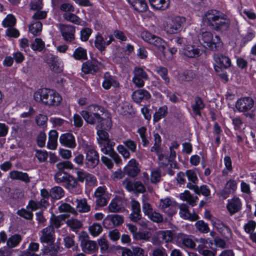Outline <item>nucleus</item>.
I'll return each mask as SVG.
<instances>
[{
	"instance_id": "33",
	"label": "nucleus",
	"mask_w": 256,
	"mask_h": 256,
	"mask_svg": "<svg viewBox=\"0 0 256 256\" xmlns=\"http://www.w3.org/2000/svg\"><path fill=\"white\" fill-rule=\"evenodd\" d=\"M65 218L66 216L64 214L56 216L52 214L50 220V225L48 226H51L54 229V228H58L63 224V221Z\"/></svg>"
},
{
	"instance_id": "64",
	"label": "nucleus",
	"mask_w": 256,
	"mask_h": 256,
	"mask_svg": "<svg viewBox=\"0 0 256 256\" xmlns=\"http://www.w3.org/2000/svg\"><path fill=\"white\" fill-rule=\"evenodd\" d=\"M66 223L68 226L74 230L80 228L82 226L80 221L76 219H70L67 221Z\"/></svg>"
},
{
	"instance_id": "53",
	"label": "nucleus",
	"mask_w": 256,
	"mask_h": 256,
	"mask_svg": "<svg viewBox=\"0 0 256 256\" xmlns=\"http://www.w3.org/2000/svg\"><path fill=\"white\" fill-rule=\"evenodd\" d=\"M196 228L200 232L206 234L210 231V228L207 223L204 221L198 220L195 224Z\"/></svg>"
},
{
	"instance_id": "48",
	"label": "nucleus",
	"mask_w": 256,
	"mask_h": 256,
	"mask_svg": "<svg viewBox=\"0 0 256 256\" xmlns=\"http://www.w3.org/2000/svg\"><path fill=\"white\" fill-rule=\"evenodd\" d=\"M154 70L161 76L166 83L169 82L170 80L168 76V70L166 68L155 66Z\"/></svg>"
},
{
	"instance_id": "58",
	"label": "nucleus",
	"mask_w": 256,
	"mask_h": 256,
	"mask_svg": "<svg viewBox=\"0 0 256 256\" xmlns=\"http://www.w3.org/2000/svg\"><path fill=\"white\" fill-rule=\"evenodd\" d=\"M35 152L34 156L40 162H44L47 160L48 155L46 150H36Z\"/></svg>"
},
{
	"instance_id": "39",
	"label": "nucleus",
	"mask_w": 256,
	"mask_h": 256,
	"mask_svg": "<svg viewBox=\"0 0 256 256\" xmlns=\"http://www.w3.org/2000/svg\"><path fill=\"white\" fill-rule=\"evenodd\" d=\"M195 240L198 244L197 250L198 252L208 248V246L210 247L212 245V241L209 240L208 239L201 238H196Z\"/></svg>"
},
{
	"instance_id": "29",
	"label": "nucleus",
	"mask_w": 256,
	"mask_h": 256,
	"mask_svg": "<svg viewBox=\"0 0 256 256\" xmlns=\"http://www.w3.org/2000/svg\"><path fill=\"white\" fill-rule=\"evenodd\" d=\"M152 8L156 10L163 11L170 6V0H149Z\"/></svg>"
},
{
	"instance_id": "19",
	"label": "nucleus",
	"mask_w": 256,
	"mask_h": 256,
	"mask_svg": "<svg viewBox=\"0 0 256 256\" xmlns=\"http://www.w3.org/2000/svg\"><path fill=\"white\" fill-rule=\"evenodd\" d=\"M40 240L42 243L52 244L54 241V230L51 226H47L41 231Z\"/></svg>"
},
{
	"instance_id": "14",
	"label": "nucleus",
	"mask_w": 256,
	"mask_h": 256,
	"mask_svg": "<svg viewBox=\"0 0 256 256\" xmlns=\"http://www.w3.org/2000/svg\"><path fill=\"white\" fill-rule=\"evenodd\" d=\"M123 222V216L116 214L108 215L103 220L104 227L108 228L120 226L122 224Z\"/></svg>"
},
{
	"instance_id": "26",
	"label": "nucleus",
	"mask_w": 256,
	"mask_h": 256,
	"mask_svg": "<svg viewBox=\"0 0 256 256\" xmlns=\"http://www.w3.org/2000/svg\"><path fill=\"white\" fill-rule=\"evenodd\" d=\"M151 95L147 90L141 89L134 91L132 95L133 100L136 103L149 100Z\"/></svg>"
},
{
	"instance_id": "34",
	"label": "nucleus",
	"mask_w": 256,
	"mask_h": 256,
	"mask_svg": "<svg viewBox=\"0 0 256 256\" xmlns=\"http://www.w3.org/2000/svg\"><path fill=\"white\" fill-rule=\"evenodd\" d=\"M48 202H46L45 200H40V201L31 200L29 202L26 208L31 209L32 210L45 209L48 206Z\"/></svg>"
},
{
	"instance_id": "3",
	"label": "nucleus",
	"mask_w": 256,
	"mask_h": 256,
	"mask_svg": "<svg viewBox=\"0 0 256 256\" xmlns=\"http://www.w3.org/2000/svg\"><path fill=\"white\" fill-rule=\"evenodd\" d=\"M200 42L204 47L212 50H220L223 46V44L218 36H214L211 32L206 31L202 32Z\"/></svg>"
},
{
	"instance_id": "30",
	"label": "nucleus",
	"mask_w": 256,
	"mask_h": 256,
	"mask_svg": "<svg viewBox=\"0 0 256 256\" xmlns=\"http://www.w3.org/2000/svg\"><path fill=\"white\" fill-rule=\"evenodd\" d=\"M82 250L86 253H92L98 250V246L94 241L82 240L81 242Z\"/></svg>"
},
{
	"instance_id": "18",
	"label": "nucleus",
	"mask_w": 256,
	"mask_h": 256,
	"mask_svg": "<svg viewBox=\"0 0 256 256\" xmlns=\"http://www.w3.org/2000/svg\"><path fill=\"white\" fill-rule=\"evenodd\" d=\"M237 188V182L234 179L228 180L222 190L220 192V196L223 198H226L230 194H233Z\"/></svg>"
},
{
	"instance_id": "10",
	"label": "nucleus",
	"mask_w": 256,
	"mask_h": 256,
	"mask_svg": "<svg viewBox=\"0 0 256 256\" xmlns=\"http://www.w3.org/2000/svg\"><path fill=\"white\" fill-rule=\"evenodd\" d=\"M242 206L241 200L238 197L234 196L227 200L226 208L229 214L232 216L241 210Z\"/></svg>"
},
{
	"instance_id": "24",
	"label": "nucleus",
	"mask_w": 256,
	"mask_h": 256,
	"mask_svg": "<svg viewBox=\"0 0 256 256\" xmlns=\"http://www.w3.org/2000/svg\"><path fill=\"white\" fill-rule=\"evenodd\" d=\"M60 142L62 145L71 148L76 146L74 136L70 133L62 134L60 137Z\"/></svg>"
},
{
	"instance_id": "8",
	"label": "nucleus",
	"mask_w": 256,
	"mask_h": 256,
	"mask_svg": "<svg viewBox=\"0 0 256 256\" xmlns=\"http://www.w3.org/2000/svg\"><path fill=\"white\" fill-rule=\"evenodd\" d=\"M159 206L165 213L170 216L176 214L178 210L176 202L169 198L161 199Z\"/></svg>"
},
{
	"instance_id": "11",
	"label": "nucleus",
	"mask_w": 256,
	"mask_h": 256,
	"mask_svg": "<svg viewBox=\"0 0 256 256\" xmlns=\"http://www.w3.org/2000/svg\"><path fill=\"white\" fill-rule=\"evenodd\" d=\"M213 60L216 66H214L216 71H218V68H228L231 66L230 58L220 53L214 54L213 55Z\"/></svg>"
},
{
	"instance_id": "23",
	"label": "nucleus",
	"mask_w": 256,
	"mask_h": 256,
	"mask_svg": "<svg viewBox=\"0 0 256 256\" xmlns=\"http://www.w3.org/2000/svg\"><path fill=\"white\" fill-rule=\"evenodd\" d=\"M180 216L190 221H195L198 218V215L196 213L190 214L188 211V207L186 204H181L179 206Z\"/></svg>"
},
{
	"instance_id": "4",
	"label": "nucleus",
	"mask_w": 256,
	"mask_h": 256,
	"mask_svg": "<svg viewBox=\"0 0 256 256\" xmlns=\"http://www.w3.org/2000/svg\"><path fill=\"white\" fill-rule=\"evenodd\" d=\"M185 22L186 18L183 16H176L169 18L164 24V30L169 34H177L181 31Z\"/></svg>"
},
{
	"instance_id": "22",
	"label": "nucleus",
	"mask_w": 256,
	"mask_h": 256,
	"mask_svg": "<svg viewBox=\"0 0 256 256\" xmlns=\"http://www.w3.org/2000/svg\"><path fill=\"white\" fill-rule=\"evenodd\" d=\"M138 165L135 159H131L124 168L125 173L131 177L136 176L140 172Z\"/></svg>"
},
{
	"instance_id": "2",
	"label": "nucleus",
	"mask_w": 256,
	"mask_h": 256,
	"mask_svg": "<svg viewBox=\"0 0 256 256\" xmlns=\"http://www.w3.org/2000/svg\"><path fill=\"white\" fill-rule=\"evenodd\" d=\"M34 100L48 106H56L60 104L62 98L56 90L52 89L42 88L34 94Z\"/></svg>"
},
{
	"instance_id": "50",
	"label": "nucleus",
	"mask_w": 256,
	"mask_h": 256,
	"mask_svg": "<svg viewBox=\"0 0 256 256\" xmlns=\"http://www.w3.org/2000/svg\"><path fill=\"white\" fill-rule=\"evenodd\" d=\"M64 18L76 24H81L82 20L78 16L70 12H66L63 14Z\"/></svg>"
},
{
	"instance_id": "1",
	"label": "nucleus",
	"mask_w": 256,
	"mask_h": 256,
	"mask_svg": "<svg viewBox=\"0 0 256 256\" xmlns=\"http://www.w3.org/2000/svg\"><path fill=\"white\" fill-rule=\"evenodd\" d=\"M102 112V108L97 105H90L86 110H82L80 114L85 121L90 124H96L97 134L98 143L102 141L109 140L108 134L104 130H108L112 126L111 120L108 118H104L98 112Z\"/></svg>"
},
{
	"instance_id": "54",
	"label": "nucleus",
	"mask_w": 256,
	"mask_h": 256,
	"mask_svg": "<svg viewBox=\"0 0 256 256\" xmlns=\"http://www.w3.org/2000/svg\"><path fill=\"white\" fill-rule=\"evenodd\" d=\"M220 20L216 23L215 27L216 28H220L222 27H224L227 28L228 27L230 20L228 18H226V16L222 15V14L220 16Z\"/></svg>"
},
{
	"instance_id": "20",
	"label": "nucleus",
	"mask_w": 256,
	"mask_h": 256,
	"mask_svg": "<svg viewBox=\"0 0 256 256\" xmlns=\"http://www.w3.org/2000/svg\"><path fill=\"white\" fill-rule=\"evenodd\" d=\"M220 13L215 10L208 11L204 16L202 20L208 25L215 26L216 23L220 20Z\"/></svg>"
},
{
	"instance_id": "35",
	"label": "nucleus",
	"mask_w": 256,
	"mask_h": 256,
	"mask_svg": "<svg viewBox=\"0 0 256 256\" xmlns=\"http://www.w3.org/2000/svg\"><path fill=\"white\" fill-rule=\"evenodd\" d=\"M58 138V134L55 130H52L48 134V140L47 147L50 150H55L57 147V140Z\"/></svg>"
},
{
	"instance_id": "62",
	"label": "nucleus",
	"mask_w": 256,
	"mask_h": 256,
	"mask_svg": "<svg viewBox=\"0 0 256 256\" xmlns=\"http://www.w3.org/2000/svg\"><path fill=\"white\" fill-rule=\"evenodd\" d=\"M256 227V222L252 220H249L244 226V231L248 234L252 233Z\"/></svg>"
},
{
	"instance_id": "44",
	"label": "nucleus",
	"mask_w": 256,
	"mask_h": 256,
	"mask_svg": "<svg viewBox=\"0 0 256 256\" xmlns=\"http://www.w3.org/2000/svg\"><path fill=\"white\" fill-rule=\"evenodd\" d=\"M76 208L80 212H86L90 210V206L88 205L86 199L76 200Z\"/></svg>"
},
{
	"instance_id": "9",
	"label": "nucleus",
	"mask_w": 256,
	"mask_h": 256,
	"mask_svg": "<svg viewBox=\"0 0 256 256\" xmlns=\"http://www.w3.org/2000/svg\"><path fill=\"white\" fill-rule=\"evenodd\" d=\"M211 224L214 228L217 230L226 238H232V232L230 228L221 220L216 218H212Z\"/></svg>"
},
{
	"instance_id": "12",
	"label": "nucleus",
	"mask_w": 256,
	"mask_h": 256,
	"mask_svg": "<svg viewBox=\"0 0 256 256\" xmlns=\"http://www.w3.org/2000/svg\"><path fill=\"white\" fill-rule=\"evenodd\" d=\"M134 76L132 79L133 83L138 88L144 86V80L148 79L146 72L142 68H136L134 70Z\"/></svg>"
},
{
	"instance_id": "32",
	"label": "nucleus",
	"mask_w": 256,
	"mask_h": 256,
	"mask_svg": "<svg viewBox=\"0 0 256 256\" xmlns=\"http://www.w3.org/2000/svg\"><path fill=\"white\" fill-rule=\"evenodd\" d=\"M8 177L12 180H19L26 183L30 181V178L27 173L18 170L10 172L8 174Z\"/></svg>"
},
{
	"instance_id": "25",
	"label": "nucleus",
	"mask_w": 256,
	"mask_h": 256,
	"mask_svg": "<svg viewBox=\"0 0 256 256\" xmlns=\"http://www.w3.org/2000/svg\"><path fill=\"white\" fill-rule=\"evenodd\" d=\"M102 86L104 89L109 90L112 86L115 88H119L120 84L112 76H110L109 73L106 72L104 74Z\"/></svg>"
},
{
	"instance_id": "38",
	"label": "nucleus",
	"mask_w": 256,
	"mask_h": 256,
	"mask_svg": "<svg viewBox=\"0 0 256 256\" xmlns=\"http://www.w3.org/2000/svg\"><path fill=\"white\" fill-rule=\"evenodd\" d=\"M120 203V200L118 198L112 199L108 207V212H120L122 210Z\"/></svg>"
},
{
	"instance_id": "40",
	"label": "nucleus",
	"mask_w": 256,
	"mask_h": 256,
	"mask_svg": "<svg viewBox=\"0 0 256 256\" xmlns=\"http://www.w3.org/2000/svg\"><path fill=\"white\" fill-rule=\"evenodd\" d=\"M158 234L166 242H172L174 243L175 234L172 231L170 230L160 231Z\"/></svg>"
},
{
	"instance_id": "15",
	"label": "nucleus",
	"mask_w": 256,
	"mask_h": 256,
	"mask_svg": "<svg viewBox=\"0 0 256 256\" xmlns=\"http://www.w3.org/2000/svg\"><path fill=\"white\" fill-rule=\"evenodd\" d=\"M99 156L98 152L93 148H88L86 154V164L88 168H94L98 164Z\"/></svg>"
},
{
	"instance_id": "13",
	"label": "nucleus",
	"mask_w": 256,
	"mask_h": 256,
	"mask_svg": "<svg viewBox=\"0 0 256 256\" xmlns=\"http://www.w3.org/2000/svg\"><path fill=\"white\" fill-rule=\"evenodd\" d=\"M254 101L250 97H244L238 99L236 103V108L240 112H246L254 106Z\"/></svg>"
},
{
	"instance_id": "46",
	"label": "nucleus",
	"mask_w": 256,
	"mask_h": 256,
	"mask_svg": "<svg viewBox=\"0 0 256 256\" xmlns=\"http://www.w3.org/2000/svg\"><path fill=\"white\" fill-rule=\"evenodd\" d=\"M137 132L142 139V146H148L149 144V140L148 134H146V128L144 126H141L138 129Z\"/></svg>"
},
{
	"instance_id": "60",
	"label": "nucleus",
	"mask_w": 256,
	"mask_h": 256,
	"mask_svg": "<svg viewBox=\"0 0 256 256\" xmlns=\"http://www.w3.org/2000/svg\"><path fill=\"white\" fill-rule=\"evenodd\" d=\"M21 240V238L20 235L16 234L9 238L7 242L8 246L13 248L16 246Z\"/></svg>"
},
{
	"instance_id": "63",
	"label": "nucleus",
	"mask_w": 256,
	"mask_h": 256,
	"mask_svg": "<svg viewBox=\"0 0 256 256\" xmlns=\"http://www.w3.org/2000/svg\"><path fill=\"white\" fill-rule=\"evenodd\" d=\"M186 175L187 176L188 180L192 183L196 184L198 182V180L196 172L194 170H186Z\"/></svg>"
},
{
	"instance_id": "27",
	"label": "nucleus",
	"mask_w": 256,
	"mask_h": 256,
	"mask_svg": "<svg viewBox=\"0 0 256 256\" xmlns=\"http://www.w3.org/2000/svg\"><path fill=\"white\" fill-rule=\"evenodd\" d=\"M182 55L188 58H196L200 54V50L194 45H188L182 52Z\"/></svg>"
},
{
	"instance_id": "56",
	"label": "nucleus",
	"mask_w": 256,
	"mask_h": 256,
	"mask_svg": "<svg viewBox=\"0 0 256 256\" xmlns=\"http://www.w3.org/2000/svg\"><path fill=\"white\" fill-rule=\"evenodd\" d=\"M151 236V234L148 231L138 232L134 235V239L136 240H144L148 241Z\"/></svg>"
},
{
	"instance_id": "47",
	"label": "nucleus",
	"mask_w": 256,
	"mask_h": 256,
	"mask_svg": "<svg viewBox=\"0 0 256 256\" xmlns=\"http://www.w3.org/2000/svg\"><path fill=\"white\" fill-rule=\"evenodd\" d=\"M130 4L135 10L140 12H144L148 8V5L145 0H137L134 4Z\"/></svg>"
},
{
	"instance_id": "16",
	"label": "nucleus",
	"mask_w": 256,
	"mask_h": 256,
	"mask_svg": "<svg viewBox=\"0 0 256 256\" xmlns=\"http://www.w3.org/2000/svg\"><path fill=\"white\" fill-rule=\"evenodd\" d=\"M59 28L64 40L72 42L74 40V26L60 24Z\"/></svg>"
},
{
	"instance_id": "5",
	"label": "nucleus",
	"mask_w": 256,
	"mask_h": 256,
	"mask_svg": "<svg viewBox=\"0 0 256 256\" xmlns=\"http://www.w3.org/2000/svg\"><path fill=\"white\" fill-rule=\"evenodd\" d=\"M98 144L100 145L101 151L104 154L110 156L116 164H119L122 162L120 158L114 150L113 147L115 145L114 142L109 140L106 141H102Z\"/></svg>"
},
{
	"instance_id": "52",
	"label": "nucleus",
	"mask_w": 256,
	"mask_h": 256,
	"mask_svg": "<svg viewBox=\"0 0 256 256\" xmlns=\"http://www.w3.org/2000/svg\"><path fill=\"white\" fill-rule=\"evenodd\" d=\"M70 175L66 172L60 170L56 172L54 176V179L57 183L66 182Z\"/></svg>"
},
{
	"instance_id": "36",
	"label": "nucleus",
	"mask_w": 256,
	"mask_h": 256,
	"mask_svg": "<svg viewBox=\"0 0 256 256\" xmlns=\"http://www.w3.org/2000/svg\"><path fill=\"white\" fill-rule=\"evenodd\" d=\"M180 198L184 201H186L192 206L196 204L198 200L197 196H192L188 190H185L180 195Z\"/></svg>"
},
{
	"instance_id": "37",
	"label": "nucleus",
	"mask_w": 256,
	"mask_h": 256,
	"mask_svg": "<svg viewBox=\"0 0 256 256\" xmlns=\"http://www.w3.org/2000/svg\"><path fill=\"white\" fill-rule=\"evenodd\" d=\"M168 114V106L164 105L160 106L154 112L153 116V120L157 122L161 118H164Z\"/></svg>"
},
{
	"instance_id": "51",
	"label": "nucleus",
	"mask_w": 256,
	"mask_h": 256,
	"mask_svg": "<svg viewBox=\"0 0 256 256\" xmlns=\"http://www.w3.org/2000/svg\"><path fill=\"white\" fill-rule=\"evenodd\" d=\"M90 234L94 237L98 236L102 232V228L99 224L94 223L89 226Z\"/></svg>"
},
{
	"instance_id": "31",
	"label": "nucleus",
	"mask_w": 256,
	"mask_h": 256,
	"mask_svg": "<svg viewBox=\"0 0 256 256\" xmlns=\"http://www.w3.org/2000/svg\"><path fill=\"white\" fill-rule=\"evenodd\" d=\"M65 187L72 194H78L80 192V186L76 179L70 176L65 182Z\"/></svg>"
},
{
	"instance_id": "21",
	"label": "nucleus",
	"mask_w": 256,
	"mask_h": 256,
	"mask_svg": "<svg viewBox=\"0 0 256 256\" xmlns=\"http://www.w3.org/2000/svg\"><path fill=\"white\" fill-rule=\"evenodd\" d=\"M101 64L96 60L88 61L83 64L82 70L86 74H94L101 68Z\"/></svg>"
},
{
	"instance_id": "43",
	"label": "nucleus",
	"mask_w": 256,
	"mask_h": 256,
	"mask_svg": "<svg viewBox=\"0 0 256 256\" xmlns=\"http://www.w3.org/2000/svg\"><path fill=\"white\" fill-rule=\"evenodd\" d=\"M240 15L246 20H255L256 14L251 9H244L240 12Z\"/></svg>"
},
{
	"instance_id": "45",
	"label": "nucleus",
	"mask_w": 256,
	"mask_h": 256,
	"mask_svg": "<svg viewBox=\"0 0 256 256\" xmlns=\"http://www.w3.org/2000/svg\"><path fill=\"white\" fill-rule=\"evenodd\" d=\"M64 194L62 188L58 186L52 188L50 190V196L54 199H60L64 196Z\"/></svg>"
},
{
	"instance_id": "59",
	"label": "nucleus",
	"mask_w": 256,
	"mask_h": 256,
	"mask_svg": "<svg viewBox=\"0 0 256 256\" xmlns=\"http://www.w3.org/2000/svg\"><path fill=\"white\" fill-rule=\"evenodd\" d=\"M16 20L12 14H8L2 22L4 27H12L16 24Z\"/></svg>"
},
{
	"instance_id": "42",
	"label": "nucleus",
	"mask_w": 256,
	"mask_h": 256,
	"mask_svg": "<svg viewBox=\"0 0 256 256\" xmlns=\"http://www.w3.org/2000/svg\"><path fill=\"white\" fill-rule=\"evenodd\" d=\"M42 24L39 21L32 22L29 26L30 32L34 36L40 34L42 30Z\"/></svg>"
},
{
	"instance_id": "49",
	"label": "nucleus",
	"mask_w": 256,
	"mask_h": 256,
	"mask_svg": "<svg viewBox=\"0 0 256 256\" xmlns=\"http://www.w3.org/2000/svg\"><path fill=\"white\" fill-rule=\"evenodd\" d=\"M204 107V104L200 98L196 97L195 98V102L192 106V108L194 113L197 115H200V110L203 109Z\"/></svg>"
},
{
	"instance_id": "17",
	"label": "nucleus",
	"mask_w": 256,
	"mask_h": 256,
	"mask_svg": "<svg viewBox=\"0 0 256 256\" xmlns=\"http://www.w3.org/2000/svg\"><path fill=\"white\" fill-rule=\"evenodd\" d=\"M96 198V204L100 206L106 205L108 200L106 196V188L105 186H99L95 190L94 193Z\"/></svg>"
},
{
	"instance_id": "55",
	"label": "nucleus",
	"mask_w": 256,
	"mask_h": 256,
	"mask_svg": "<svg viewBox=\"0 0 256 256\" xmlns=\"http://www.w3.org/2000/svg\"><path fill=\"white\" fill-rule=\"evenodd\" d=\"M94 45L100 51H102L105 49L106 46V41L101 35L98 34L96 36Z\"/></svg>"
},
{
	"instance_id": "61",
	"label": "nucleus",
	"mask_w": 256,
	"mask_h": 256,
	"mask_svg": "<svg viewBox=\"0 0 256 256\" xmlns=\"http://www.w3.org/2000/svg\"><path fill=\"white\" fill-rule=\"evenodd\" d=\"M196 76V72L194 70H188L183 73L182 80L186 82H190L194 80Z\"/></svg>"
},
{
	"instance_id": "57",
	"label": "nucleus",
	"mask_w": 256,
	"mask_h": 256,
	"mask_svg": "<svg viewBox=\"0 0 256 256\" xmlns=\"http://www.w3.org/2000/svg\"><path fill=\"white\" fill-rule=\"evenodd\" d=\"M34 50L42 51L44 48V42L40 38H36L30 45Z\"/></svg>"
},
{
	"instance_id": "6",
	"label": "nucleus",
	"mask_w": 256,
	"mask_h": 256,
	"mask_svg": "<svg viewBox=\"0 0 256 256\" xmlns=\"http://www.w3.org/2000/svg\"><path fill=\"white\" fill-rule=\"evenodd\" d=\"M141 37L145 42L157 47L159 50H163L166 48V43L162 39L148 31L142 32Z\"/></svg>"
},
{
	"instance_id": "28",
	"label": "nucleus",
	"mask_w": 256,
	"mask_h": 256,
	"mask_svg": "<svg viewBox=\"0 0 256 256\" xmlns=\"http://www.w3.org/2000/svg\"><path fill=\"white\" fill-rule=\"evenodd\" d=\"M160 174L157 170H152L150 172V178H149V175L146 172H143L142 174V178L144 182L148 184L150 180L152 183H157L160 180Z\"/></svg>"
},
{
	"instance_id": "41",
	"label": "nucleus",
	"mask_w": 256,
	"mask_h": 256,
	"mask_svg": "<svg viewBox=\"0 0 256 256\" xmlns=\"http://www.w3.org/2000/svg\"><path fill=\"white\" fill-rule=\"evenodd\" d=\"M72 56L76 60H84L87 58V51L82 47H78L74 50Z\"/></svg>"
},
{
	"instance_id": "7",
	"label": "nucleus",
	"mask_w": 256,
	"mask_h": 256,
	"mask_svg": "<svg viewBox=\"0 0 256 256\" xmlns=\"http://www.w3.org/2000/svg\"><path fill=\"white\" fill-rule=\"evenodd\" d=\"M174 244L180 247L184 246L190 248H194L196 246L192 236L182 232L175 234Z\"/></svg>"
}]
</instances>
